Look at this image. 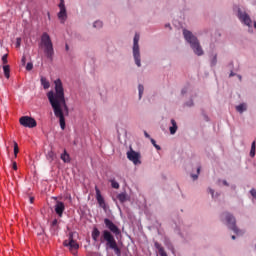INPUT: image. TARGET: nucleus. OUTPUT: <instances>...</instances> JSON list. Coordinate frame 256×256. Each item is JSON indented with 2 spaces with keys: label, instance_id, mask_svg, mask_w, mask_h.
<instances>
[{
  "label": "nucleus",
  "instance_id": "f257e3e1",
  "mask_svg": "<svg viewBox=\"0 0 256 256\" xmlns=\"http://www.w3.org/2000/svg\"><path fill=\"white\" fill-rule=\"evenodd\" d=\"M55 92L49 91L47 93L48 101L54 111L55 117L59 118L60 127L62 131L65 130V115L63 114V108L66 113H69V108L67 107V102H65V90L63 89V82L61 79H56L54 81ZM63 107V108H61Z\"/></svg>",
  "mask_w": 256,
  "mask_h": 256
},
{
  "label": "nucleus",
  "instance_id": "f03ea898",
  "mask_svg": "<svg viewBox=\"0 0 256 256\" xmlns=\"http://www.w3.org/2000/svg\"><path fill=\"white\" fill-rule=\"evenodd\" d=\"M104 225L108 230L102 231L100 243H106L107 249H112L115 255L121 256V248H119V245H117V240H115L114 236L121 235V230L109 218L104 219Z\"/></svg>",
  "mask_w": 256,
  "mask_h": 256
},
{
  "label": "nucleus",
  "instance_id": "7ed1b4c3",
  "mask_svg": "<svg viewBox=\"0 0 256 256\" xmlns=\"http://www.w3.org/2000/svg\"><path fill=\"white\" fill-rule=\"evenodd\" d=\"M184 39L187 41V43L190 44V47L193 49L195 55H198V57H201L203 55V48H201V44H199V40L191 31L184 30L183 31Z\"/></svg>",
  "mask_w": 256,
  "mask_h": 256
},
{
  "label": "nucleus",
  "instance_id": "20e7f679",
  "mask_svg": "<svg viewBox=\"0 0 256 256\" xmlns=\"http://www.w3.org/2000/svg\"><path fill=\"white\" fill-rule=\"evenodd\" d=\"M41 47H44V53L48 59H53L55 51L53 50V42L51 41V36L47 32H44L41 36Z\"/></svg>",
  "mask_w": 256,
  "mask_h": 256
},
{
  "label": "nucleus",
  "instance_id": "39448f33",
  "mask_svg": "<svg viewBox=\"0 0 256 256\" xmlns=\"http://www.w3.org/2000/svg\"><path fill=\"white\" fill-rule=\"evenodd\" d=\"M222 217L225 218L229 229H231L236 235H243L242 230H239V228H237V225H236L237 221L235 220V217L233 214L229 212H225L222 214Z\"/></svg>",
  "mask_w": 256,
  "mask_h": 256
},
{
  "label": "nucleus",
  "instance_id": "423d86ee",
  "mask_svg": "<svg viewBox=\"0 0 256 256\" xmlns=\"http://www.w3.org/2000/svg\"><path fill=\"white\" fill-rule=\"evenodd\" d=\"M133 57L137 67H141V52L139 51V34L134 36Z\"/></svg>",
  "mask_w": 256,
  "mask_h": 256
},
{
  "label": "nucleus",
  "instance_id": "0eeeda50",
  "mask_svg": "<svg viewBox=\"0 0 256 256\" xmlns=\"http://www.w3.org/2000/svg\"><path fill=\"white\" fill-rule=\"evenodd\" d=\"M20 125L23 127H28L29 129H33L34 127H37V121L35 118L29 117V116H23L19 119Z\"/></svg>",
  "mask_w": 256,
  "mask_h": 256
},
{
  "label": "nucleus",
  "instance_id": "6e6552de",
  "mask_svg": "<svg viewBox=\"0 0 256 256\" xmlns=\"http://www.w3.org/2000/svg\"><path fill=\"white\" fill-rule=\"evenodd\" d=\"M127 159L132 161L135 165H141V154L139 152H135L133 149H130V151L127 152Z\"/></svg>",
  "mask_w": 256,
  "mask_h": 256
},
{
  "label": "nucleus",
  "instance_id": "1a4fd4ad",
  "mask_svg": "<svg viewBox=\"0 0 256 256\" xmlns=\"http://www.w3.org/2000/svg\"><path fill=\"white\" fill-rule=\"evenodd\" d=\"M64 246L69 247L70 251L79 249V244L73 239V232L69 233V238L64 241Z\"/></svg>",
  "mask_w": 256,
  "mask_h": 256
},
{
  "label": "nucleus",
  "instance_id": "9d476101",
  "mask_svg": "<svg viewBox=\"0 0 256 256\" xmlns=\"http://www.w3.org/2000/svg\"><path fill=\"white\" fill-rule=\"evenodd\" d=\"M95 192L96 200L99 207H101V209H103L104 211H107V204L105 203V198H103V195H101V190H99L97 186L95 187Z\"/></svg>",
  "mask_w": 256,
  "mask_h": 256
},
{
  "label": "nucleus",
  "instance_id": "9b49d317",
  "mask_svg": "<svg viewBox=\"0 0 256 256\" xmlns=\"http://www.w3.org/2000/svg\"><path fill=\"white\" fill-rule=\"evenodd\" d=\"M238 19H240L244 25H247V27H251V17H249L245 12H242L241 9L238 10Z\"/></svg>",
  "mask_w": 256,
  "mask_h": 256
},
{
  "label": "nucleus",
  "instance_id": "f8f14e48",
  "mask_svg": "<svg viewBox=\"0 0 256 256\" xmlns=\"http://www.w3.org/2000/svg\"><path fill=\"white\" fill-rule=\"evenodd\" d=\"M64 211H65V203L58 201L55 205V213H57L59 217H63Z\"/></svg>",
  "mask_w": 256,
  "mask_h": 256
},
{
  "label": "nucleus",
  "instance_id": "ddd939ff",
  "mask_svg": "<svg viewBox=\"0 0 256 256\" xmlns=\"http://www.w3.org/2000/svg\"><path fill=\"white\" fill-rule=\"evenodd\" d=\"M58 19H60L61 23H65L67 20V9H62L58 13Z\"/></svg>",
  "mask_w": 256,
  "mask_h": 256
},
{
  "label": "nucleus",
  "instance_id": "4468645a",
  "mask_svg": "<svg viewBox=\"0 0 256 256\" xmlns=\"http://www.w3.org/2000/svg\"><path fill=\"white\" fill-rule=\"evenodd\" d=\"M101 236V231H99V228L94 227L92 230V239L93 241H99V237Z\"/></svg>",
  "mask_w": 256,
  "mask_h": 256
},
{
  "label": "nucleus",
  "instance_id": "2eb2a0df",
  "mask_svg": "<svg viewBox=\"0 0 256 256\" xmlns=\"http://www.w3.org/2000/svg\"><path fill=\"white\" fill-rule=\"evenodd\" d=\"M171 127L169 128L170 129V133L171 135H175L177 133V122L175 121V119H171Z\"/></svg>",
  "mask_w": 256,
  "mask_h": 256
},
{
  "label": "nucleus",
  "instance_id": "dca6fc26",
  "mask_svg": "<svg viewBox=\"0 0 256 256\" xmlns=\"http://www.w3.org/2000/svg\"><path fill=\"white\" fill-rule=\"evenodd\" d=\"M60 159H62V161L64 163H70V161H71V158H70V156H69V154L67 153L66 150H64V153L61 154Z\"/></svg>",
  "mask_w": 256,
  "mask_h": 256
},
{
  "label": "nucleus",
  "instance_id": "f3484780",
  "mask_svg": "<svg viewBox=\"0 0 256 256\" xmlns=\"http://www.w3.org/2000/svg\"><path fill=\"white\" fill-rule=\"evenodd\" d=\"M40 81H41V85H42V87L44 88V89H49V87H51V83H49L48 81H47V78H45V77H41V79H40Z\"/></svg>",
  "mask_w": 256,
  "mask_h": 256
},
{
  "label": "nucleus",
  "instance_id": "a211bd4d",
  "mask_svg": "<svg viewBox=\"0 0 256 256\" xmlns=\"http://www.w3.org/2000/svg\"><path fill=\"white\" fill-rule=\"evenodd\" d=\"M117 199H118V201H120V203H125V201H127V193L122 192V193L118 194Z\"/></svg>",
  "mask_w": 256,
  "mask_h": 256
},
{
  "label": "nucleus",
  "instance_id": "6ab92c4d",
  "mask_svg": "<svg viewBox=\"0 0 256 256\" xmlns=\"http://www.w3.org/2000/svg\"><path fill=\"white\" fill-rule=\"evenodd\" d=\"M236 111H238V113H243V112L247 111V104L242 103V104L236 106Z\"/></svg>",
  "mask_w": 256,
  "mask_h": 256
},
{
  "label": "nucleus",
  "instance_id": "aec40b11",
  "mask_svg": "<svg viewBox=\"0 0 256 256\" xmlns=\"http://www.w3.org/2000/svg\"><path fill=\"white\" fill-rule=\"evenodd\" d=\"M3 72H4L6 79H9L10 73H11V69H10L9 65L3 66Z\"/></svg>",
  "mask_w": 256,
  "mask_h": 256
},
{
  "label": "nucleus",
  "instance_id": "412c9836",
  "mask_svg": "<svg viewBox=\"0 0 256 256\" xmlns=\"http://www.w3.org/2000/svg\"><path fill=\"white\" fill-rule=\"evenodd\" d=\"M57 229H59V221L57 219H54L51 224V230L55 233Z\"/></svg>",
  "mask_w": 256,
  "mask_h": 256
},
{
  "label": "nucleus",
  "instance_id": "4be33fe9",
  "mask_svg": "<svg viewBox=\"0 0 256 256\" xmlns=\"http://www.w3.org/2000/svg\"><path fill=\"white\" fill-rule=\"evenodd\" d=\"M46 157L50 163H53V161L55 160V152L49 151Z\"/></svg>",
  "mask_w": 256,
  "mask_h": 256
},
{
  "label": "nucleus",
  "instance_id": "5701e85b",
  "mask_svg": "<svg viewBox=\"0 0 256 256\" xmlns=\"http://www.w3.org/2000/svg\"><path fill=\"white\" fill-rule=\"evenodd\" d=\"M255 151H256V142L253 141L251 144L250 157H255Z\"/></svg>",
  "mask_w": 256,
  "mask_h": 256
},
{
  "label": "nucleus",
  "instance_id": "b1692460",
  "mask_svg": "<svg viewBox=\"0 0 256 256\" xmlns=\"http://www.w3.org/2000/svg\"><path fill=\"white\" fill-rule=\"evenodd\" d=\"M138 91H139V99H141V97H143V91H145V88L143 87V85L141 84L138 85Z\"/></svg>",
  "mask_w": 256,
  "mask_h": 256
},
{
  "label": "nucleus",
  "instance_id": "393cba45",
  "mask_svg": "<svg viewBox=\"0 0 256 256\" xmlns=\"http://www.w3.org/2000/svg\"><path fill=\"white\" fill-rule=\"evenodd\" d=\"M150 141L152 145L155 147V149H157V151H161V146L157 145V142L155 141V139L151 138Z\"/></svg>",
  "mask_w": 256,
  "mask_h": 256
},
{
  "label": "nucleus",
  "instance_id": "a878e982",
  "mask_svg": "<svg viewBox=\"0 0 256 256\" xmlns=\"http://www.w3.org/2000/svg\"><path fill=\"white\" fill-rule=\"evenodd\" d=\"M199 173H201V167L197 168V174H192L191 175V177H192V179H194V181L199 179Z\"/></svg>",
  "mask_w": 256,
  "mask_h": 256
},
{
  "label": "nucleus",
  "instance_id": "bb28decb",
  "mask_svg": "<svg viewBox=\"0 0 256 256\" xmlns=\"http://www.w3.org/2000/svg\"><path fill=\"white\" fill-rule=\"evenodd\" d=\"M110 183H111V187L113 188V189H119V183L117 182V181H115V180H110Z\"/></svg>",
  "mask_w": 256,
  "mask_h": 256
},
{
  "label": "nucleus",
  "instance_id": "cd10ccee",
  "mask_svg": "<svg viewBox=\"0 0 256 256\" xmlns=\"http://www.w3.org/2000/svg\"><path fill=\"white\" fill-rule=\"evenodd\" d=\"M19 154V144L14 141V156L17 157Z\"/></svg>",
  "mask_w": 256,
  "mask_h": 256
},
{
  "label": "nucleus",
  "instance_id": "c85d7f7f",
  "mask_svg": "<svg viewBox=\"0 0 256 256\" xmlns=\"http://www.w3.org/2000/svg\"><path fill=\"white\" fill-rule=\"evenodd\" d=\"M93 27H95L96 29H101V27H103V22L96 21L94 22Z\"/></svg>",
  "mask_w": 256,
  "mask_h": 256
},
{
  "label": "nucleus",
  "instance_id": "c756f323",
  "mask_svg": "<svg viewBox=\"0 0 256 256\" xmlns=\"http://www.w3.org/2000/svg\"><path fill=\"white\" fill-rule=\"evenodd\" d=\"M155 247L156 249H158V253L161 252V249H164L163 246H161V244H159V242H155Z\"/></svg>",
  "mask_w": 256,
  "mask_h": 256
},
{
  "label": "nucleus",
  "instance_id": "7c9ffc66",
  "mask_svg": "<svg viewBox=\"0 0 256 256\" xmlns=\"http://www.w3.org/2000/svg\"><path fill=\"white\" fill-rule=\"evenodd\" d=\"M59 9L60 10L66 9L65 8V1L64 0H60Z\"/></svg>",
  "mask_w": 256,
  "mask_h": 256
},
{
  "label": "nucleus",
  "instance_id": "2f4dec72",
  "mask_svg": "<svg viewBox=\"0 0 256 256\" xmlns=\"http://www.w3.org/2000/svg\"><path fill=\"white\" fill-rule=\"evenodd\" d=\"M7 57H8L7 54H4V55L2 56V63H3V65H7Z\"/></svg>",
  "mask_w": 256,
  "mask_h": 256
},
{
  "label": "nucleus",
  "instance_id": "473e14b6",
  "mask_svg": "<svg viewBox=\"0 0 256 256\" xmlns=\"http://www.w3.org/2000/svg\"><path fill=\"white\" fill-rule=\"evenodd\" d=\"M32 69H33V63H31V62L27 63L26 70L31 71Z\"/></svg>",
  "mask_w": 256,
  "mask_h": 256
},
{
  "label": "nucleus",
  "instance_id": "72a5a7b5",
  "mask_svg": "<svg viewBox=\"0 0 256 256\" xmlns=\"http://www.w3.org/2000/svg\"><path fill=\"white\" fill-rule=\"evenodd\" d=\"M211 65L212 67H214V65H217V55H215L211 61Z\"/></svg>",
  "mask_w": 256,
  "mask_h": 256
},
{
  "label": "nucleus",
  "instance_id": "f704fd0d",
  "mask_svg": "<svg viewBox=\"0 0 256 256\" xmlns=\"http://www.w3.org/2000/svg\"><path fill=\"white\" fill-rule=\"evenodd\" d=\"M16 47L19 49L21 47V38H16Z\"/></svg>",
  "mask_w": 256,
  "mask_h": 256
},
{
  "label": "nucleus",
  "instance_id": "c9c22d12",
  "mask_svg": "<svg viewBox=\"0 0 256 256\" xmlns=\"http://www.w3.org/2000/svg\"><path fill=\"white\" fill-rule=\"evenodd\" d=\"M159 255L160 256H167V252H165V249H160Z\"/></svg>",
  "mask_w": 256,
  "mask_h": 256
},
{
  "label": "nucleus",
  "instance_id": "e433bc0d",
  "mask_svg": "<svg viewBox=\"0 0 256 256\" xmlns=\"http://www.w3.org/2000/svg\"><path fill=\"white\" fill-rule=\"evenodd\" d=\"M144 135H145L146 139H151V135H149V133H147V131H144Z\"/></svg>",
  "mask_w": 256,
  "mask_h": 256
},
{
  "label": "nucleus",
  "instance_id": "4c0bfd02",
  "mask_svg": "<svg viewBox=\"0 0 256 256\" xmlns=\"http://www.w3.org/2000/svg\"><path fill=\"white\" fill-rule=\"evenodd\" d=\"M12 169H14V171H17V162H13Z\"/></svg>",
  "mask_w": 256,
  "mask_h": 256
},
{
  "label": "nucleus",
  "instance_id": "58836bf2",
  "mask_svg": "<svg viewBox=\"0 0 256 256\" xmlns=\"http://www.w3.org/2000/svg\"><path fill=\"white\" fill-rule=\"evenodd\" d=\"M209 191H210L212 197H215V191L213 189H209Z\"/></svg>",
  "mask_w": 256,
  "mask_h": 256
},
{
  "label": "nucleus",
  "instance_id": "ea45409f",
  "mask_svg": "<svg viewBox=\"0 0 256 256\" xmlns=\"http://www.w3.org/2000/svg\"><path fill=\"white\" fill-rule=\"evenodd\" d=\"M21 61H22V65H25V61H26L25 56L22 57Z\"/></svg>",
  "mask_w": 256,
  "mask_h": 256
},
{
  "label": "nucleus",
  "instance_id": "a19ab883",
  "mask_svg": "<svg viewBox=\"0 0 256 256\" xmlns=\"http://www.w3.org/2000/svg\"><path fill=\"white\" fill-rule=\"evenodd\" d=\"M35 201L34 197H30V203H33Z\"/></svg>",
  "mask_w": 256,
  "mask_h": 256
},
{
  "label": "nucleus",
  "instance_id": "79ce46f5",
  "mask_svg": "<svg viewBox=\"0 0 256 256\" xmlns=\"http://www.w3.org/2000/svg\"><path fill=\"white\" fill-rule=\"evenodd\" d=\"M65 49H66V51H69V45L68 44L65 45Z\"/></svg>",
  "mask_w": 256,
  "mask_h": 256
},
{
  "label": "nucleus",
  "instance_id": "37998d69",
  "mask_svg": "<svg viewBox=\"0 0 256 256\" xmlns=\"http://www.w3.org/2000/svg\"><path fill=\"white\" fill-rule=\"evenodd\" d=\"M234 76H235V73L231 72L230 77H234Z\"/></svg>",
  "mask_w": 256,
  "mask_h": 256
},
{
  "label": "nucleus",
  "instance_id": "c03bdc74",
  "mask_svg": "<svg viewBox=\"0 0 256 256\" xmlns=\"http://www.w3.org/2000/svg\"><path fill=\"white\" fill-rule=\"evenodd\" d=\"M223 184H224V185H229V184L227 183V181H224Z\"/></svg>",
  "mask_w": 256,
  "mask_h": 256
},
{
  "label": "nucleus",
  "instance_id": "a18cd8bd",
  "mask_svg": "<svg viewBox=\"0 0 256 256\" xmlns=\"http://www.w3.org/2000/svg\"><path fill=\"white\" fill-rule=\"evenodd\" d=\"M191 105H193V102H191L190 104H188V107H191Z\"/></svg>",
  "mask_w": 256,
  "mask_h": 256
},
{
  "label": "nucleus",
  "instance_id": "49530a36",
  "mask_svg": "<svg viewBox=\"0 0 256 256\" xmlns=\"http://www.w3.org/2000/svg\"><path fill=\"white\" fill-rule=\"evenodd\" d=\"M166 27H171V24H166Z\"/></svg>",
  "mask_w": 256,
  "mask_h": 256
},
{
  "label": "nucleus",
  "instance_id": "de8ad7c7",
  "mask_svg": "<svg viewBox=\"0 0 256 256\" xmlns=\"http://www.w3.org/2000/svg\"><path fill=\"white\" fill-rule=\"evenodd\" d=\"M232 239H233V240H235V239H236V238H235V235H233V236H232Z\"/></svg>",
  "mask_w": 256,
  "mask_h": 256
},
{
  "label": "nucleus",
  "instance_id": "09e8293b",
  "mask_svg": "<svg viewBox=\"0 0 256 256\" xmlns=\"http://www.w3.org/2000/svg\"><path fill=\"white\" fill-rule=\"evenodd\" d=\"M182 93H185V90H182Z\"/></svg>",
  "mask_w": 256,
  "mask_h": 256
},
{
  "label": "nucleus",
  "instance_id": "8fccbe9b",
  "mask_svg": "<svg viewBox=\"0 0 256 256\" xmlns=\"http://www.w3.org/2000/svg\"><path fill=\"white\" fill-rule=\"evenodd\" d=\"M239 79L241 80V76H239Z\"/></svg>",
  "mask_w": 256,
  "mask_h": 256
}]
</instances>
